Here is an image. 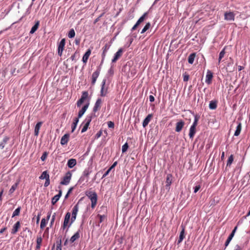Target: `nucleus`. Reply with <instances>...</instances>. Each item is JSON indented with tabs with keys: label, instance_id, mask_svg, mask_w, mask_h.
<instances>
[{
	"label": "nucleus",
	"instance_id": "1",
	"mask_svg": "<svg viewBox=\"0 0 250 250\" xmlns=\"http://www.w3.org/2000/svg\"><path fill=\"white\" fill-rule=\"evenodd\" d=\"M85 195L91 201V208L93 209L97 205L98 200L96 192L93 191L87 190L85 192Z\"/></svg>",
	"mask_w": 250,
	"mask_h": 250
},
{
	"label": "nucleus",
	"instance_id": "2",
	"mask_svg": "<svg viewBox=\"0 0 250 250\" xmlns=\"http://www.w3.org/2000/svg\"><path fill=\"white\" fill-rule=\"evenodd\" d=\"M95 116V113H91L86 116L83 123L84 125L81 130L82 133H83L87 130L92 118Z\"/></svg>",
	"mask_w": 250,
	"mask_h": 250
},
{
	"label": "nucleus",
	"instance_id": "3",
	"mask_svg": "<svg viewBox=\"0 0 250 250\" xmlns=\"http://www.w3.org/2000/svg\"><path fill=\"white\" fill-rule=\"evenodd\" d=\"M72 174L70 171H68L65 173L60 184L62 185H67L71 180Z\"/></svg>",
	"mask_w": 250,
	"mask_h": 250
},
{
	"label": "nucleus",
	"instance_id": "4",
	"mask_svg": "<svg viewBox=\"0 0 250 250\" xmlns=\"http://www.w3.org/2000/svg\"><path fill=\"white\" fill-rule=\"evenodd\" d=\"M110 46L111 44L110 43H106L104 45V46L102 48L103 52L102 54V61L101 62V65H102L104 62L106 53L110 48Z\"/></svg>",
	"mask_w": 250,
	"mask_h": 250
},
{
	"label": "nucleus",
	"instance_id": "5",
	"mask_svg": "<svg viewBox=\"0 0 250 250\" xmlns=\"http://www.w3.org/2000/svg\"><path fill=\"white\" fill-rule=\"evenodd\" d=\"M88 98V93L87 91H83L81 98L77 101V105L80 107L85 100Z\"/></svg>",
	"mask_w": 250,
	"mask_h": 250
},
{
	"label": "nucleus",
	"instance_id": "6",
	"mask_svg": "<svg viewBox=\"0 0 250 250\" xmlns=\"http://www.w3.org/2000/svg\"><path fill=\"white\" fill-rule=\"evenodd\" d=\"M102 65L101 64L97 67V70L93 73L92 75V82L91 84L93 85L95 84L97 78L99 77L101 70Z\"/></svg>",
	"mask_w": 250,
	"mask_h": 250
},
{
	"label": "nucleus",
	"instance_id": "7",
	"mask_svg": "<svg viewBox=\"0 0 250 250\" xmlns=\"http://www.w3.org/2000/svg\"><path fill=\"white\" fill-rule=\"evenodd\" d=\"M70 217H71L70 213L69 212H67L65 215L62 227V228L63 229H64L67 227H68L67 229L69 228L68 225L69 224V221L70 219ZM67 230H68V229H67L66 231H67Z\"/></svg>",
	"mask_w": 250,
	"mask_h": 250
},
{
	"label": "nucleus",
	"instance_id": "8",
	"mask_svg": "<svg viewBox=\"0 0 250 250\" xmlns=\"http://www.w3.org/2000/svg\"><path fill=\"white\" fill-rule=\"evenodd\" d=\"M65 43V39H62L60 42L59 45H58V55L60 56H61L62 55V51L64 49V47Z\"/></svg>",
	"mask_w": 250,
	"mask_h": 250
},
{
	"label": "nucleus",
	"instance_id": "9",
	"mask_svg": "<svg viewBox=\"0 0 250 250\" xmlns=\"http://www.w3.org/2000/svg\"><path fill=\"white\" fill-rule=\"evenodd\" d=\"M123 51L124 50L122 48L119 49L118 51L114 54V56L112 60V63L116 62L122 56Z\"/></svg>",
	"mask_w": 250,
	"mask_h": 250
},
{
	"label": "nucleus",
	"instance_id": "10",
	"mask_svg": "<svg viewBox=\"0 0 250 250\" xmlns=\"http://www.w3.org/2000/svg\"><path fill=\"white\" fill-rule=\"evenodd\" d=\"M235 14L232 12H226L224 14V19L226 21L234 20Z\"/></svg>",
	"mask_w": 250,
	"mask_h": 250
},
{
	"label": "nucleus",
	"instance_id": "11",
	"mask_svg": "<svg viewBox=\"0 0 250 250\" xmlns=\"http://www.w3.org/2000/svg\"><path fill=\"white\" fill-rule=\"evenodd\" d=\"M213 78V73L209 70H208L207 72V74L206 76V83L209 84L211 83L212 79Z\"/></svg>",
	"mask_w": 250,
	"mask_h": 250
},
{
	"label": "nucleus",
	"instance_id": "12",
	"mask_svg": "<svg viewBox=\"0 0 250 250\" xmlns=\"http://www.w3.org/2000/svg\"><path fill=\"white\" fill-rule=\"evenodd\" d=\"M102 103V99L100 98H98L97 100V101L94 104V106L93 107V112L95 113L97 111H98L101 108Z\"/></svg>",
	"mask_w": 250,
	"mask_h": 250
},
{
	"label": "nucleus",
	"instance_id": "13",
	"mask_svg": "<svg viewBox=\"0 0 250 250\" xmlns=\"http://www.w3.org/2000/svg\"><path fill=\"white\" fill-rule=\"evenodd\" d=\"M89 105V100H88L87 103L82 107V108L79 111L78 118H81L84 114L86 110L87 109Z\"/></svg>",
	"mask_w": 250,
	"mask_h": 250
},
{
	"label": "nucleus",
	"instance_id": "14",
	"mask_svg": "<svg viewBox=\"0 0 250 250\" xmlns=\"http://www.w3.org/2000/svg\"><path fill=\"white\" fill-rule=\"evenodd\" d=\"M185 125V122L181 120L176 124L175 131L177 132H180Z\"/></svg>",
	"mask_w": 250,
	"mask_h": 250
},
{
	"label": "nucleus",
	"instance_id": "15",
	"mask_svg": "<svg viewBox=\"0 0 250 250\" xmlns=\"http://www.w3.org/2000/svg\"><path fill=\"white\" fill-rule=\"evenodd\" d=\"M21 227V223L20 221L17 222L13 226V228L11 230V233L12 234H16L19 230Z\"/></svg>",
	"mask_w": 250,
	"mask_h": 250
},
{
	"label": "nucleus",
	"instance_id": "16",
	"mask_svg": "<svg viewBox=\"0 0 250 250\" xmlns=\"http://www.w3.org/2000/svg\"><path fill=\"white\" fill-rule=\"evenodd\" d=\"M62 195V191L60 190L58 194L54 196L52 199L51 203L53 205H55L58 201Z\"/></svg>",
	"mask_w": 250,
	"mask_h": 250
},
{
	"label": "nucleus",
	"instance_id": "17",
	"mask_svg": "<svg viewBox=\"0 0 250 250\" xmlns=\"http://www.w3.org/2000/svg\"><path fill=\"white\" fill-rule=\"evenodd\" d=\"M69 134H65L61 139V144L62 146L67 144L69 141Z\"/></svg>",
	"mask_w": 250,
	"mask_h": 250
},
{
	"label": "nucleus",
	"instance_id": "18",
	"mask_svg": "<svg viewBox=\"0 0 250 250\" xmlns=\"http://www.w3.org/2000/svg\"><path fill=\"white\" fill-rule=\"evenodd\" d=\"M91 49H88L86 51V52L85 53V54L83 55V59H82V61L85 64L87 62L88 58L91 54Z\"/></svg>",
	"mask_w": 250,
	"mask_h": 250
},
{
	"label": "nucleus",
	"instance_id": "19",
	"mask_svg": "<svg viewBox=\"0 0 250 250\" xmlns=\"http://www.w3.org/2000/svg\"><path fill=\"white\" fill-rule=\"evenodd\" d=\"M152 117V115L150 114H148L146 117L144 119L143 122V126L145 127L146 126L149 124L151 118Z\"/></svg>",
	"mask_w": 250,
	"mask_h": 250
},
{
	"label": "nucleus",
	"instance_id": "20",
	"mask_svg": "<svg viewBox=\"0 0 250 250\" xmlns=\"http://www.w3.org/2000/svg\"><path fill=\"white\" fill-rule=\"evenodd\" d=\"M77 164V161L75 159H70L68 160L67 165L70 168H73Z\"/></svg>",
	"mask_w": 250,
	"mask_h": 250
},
{
	"label": "nucleus",
	"instance_id": "21",
	"mask_svg": "<svg viewBox=\"0 0 250 250\" xmlns=\"http://www.w3.org/2000/svg\"><path fill=\"white\" fill-rule=\"evenodd\" d=\"M172 175L171 174H167V176L166 182V187L167 188L168 187V188H169V187L172 183Z\"/></svg>",
	"mask_w": 250,
	"mask_h": 250
},
{
	"label": "nucleus",
	"instance_id": "22",
	"mask_svg": "<svg viewBox=\"0 0 250 250\" xmlns=\"http://www.w3.org/2000/svg\"><path fill=\"white\" fill-rule=\"evenodd\" d=\"M10 140V138L8 136H4L2 141L0 143V148L2 149L4 148L5 145L7 144L8 141Z\"/></svg>",
	"mask_w": 250,
	"mask_h": 250
},
{
	"label": "nucleus",
	"instance_id": "23",
	"mask_svg": "<svg viewBox=\"0 0 250 250\" xmlns=\"http://www.w3.org/2000/svg\"><path fill=\"white\" fill-rule=\"evenodd\" d=\"M105 82H106V80H104L102 83V87H101L100 93H101V96L102 97L105 96L106 95V94L107 92V90H105V91L104 90V85L105 84Z\"/></svg>",
	"mask_w": 250,
	"mask_h": 250
},
{
	"label": "nucleus",
	"instance_id": "24",
	"mask_svg": "<svg viewBox=\"0 0 250 250\" xmlns=\"http://www.w3.org/2000/svg\"><path fill=\"white\" fill-rule=\"evenodd\" d=\"M80 230L77 231L70 239L71 243L74 242L77 239L80 238Z\"/></svg>",
	"mask_w": 250,
	"mask_h": 250
},
{
	"label": "nucleus",
	"instance_id": "25",
	"mask_svg": "<svg viewBox=\"0 0 250 250\" xmlns=\"http://www.w3.org/2000/svg\"><path fill=\"white\" fill-rule=\"evenodd\" d=\"M39 25H40V21H36L35 24L32 27V28L30 31V34L34 33L37 31L38 28H39Z\"/></svg>",
	"mask_w": 250,
	"mask_h": 250
},
{
	"label": "nucleus",
	"instance_id": "26",
	"mask_svg": "<svg viewBox=\"0 0 250 250\" xmlns=\"http://www.w3.org/2000/svg\"><path fill=\"white\" fill-rule=\"evenodd\" d=\"M242 129V124L240 122L238 123V125L236 127V130L234 132V135L235 136H238L240 134L241 131Z\"/></svg>",
	"mask_w": 250,
	"mask_h": 250
},
{
	"label": "nucleus",
	"instance_id": "27",
	"mask_svg": "<svg viewBox=\"0 0 250 250\" xmlns=\"http://www.w3.org/2000/svg\"><path fill=\"white\" fill-rule=\"evenodd\" d=\"M148 14V12L145 13L137 21L136 23H135L136 25L138 26L141 22H142L145 19L146 17L147 16Z\"/></svg>",
	"mask_w": 250,
	"mask_h": 250
},
{
	"label": "nucleus",
	"instance_id": "28",
	"mask_svg": "<svg viewBox=\"0 0 250 250\" xmlns=\"http://www.w3.org/2000/svg\"><path fill=\"white\" fill-rule=\"evenodd\" d=\"M196 133V127L191 126L189 129V136L190 139H192Z\"/></svg>",
	"mask_w": 250,
	"mask_h": 250
},
{
	"label": "nucleus",
	"instance_id": "29",
	"mask_svg": "<svg viewBox=\"0 0 250 250\" xmlns=\"http://www.w3.org/2000/svg\"><path fill=\"white\" fill-rule=\"evenodd\" d=\"M195 56V53H193L189 55L188 58V62L189 63L192 64L193 63Z\"/></svg>",
	"mask_w": 250,
	"mask_h": 250
},
{
	"label": "nucleus",
	"instance_id": "30",
	"mask_svg": "<svg viewBox=\"0 0 250 250\" xmlns=\"http://www.w3.org/2000/svg\"><path fill=\"white\" fill-rule=\"evenodd\" d=\"M78 210H79V205H78V203H77L76 205H75L74 206V207H73V208L72 209V215L76 216L77 213L78 212Z\"/></svg>",
	"mask_w": 250,
	"mask_h": 250
},
{
	"label": "nucleus",
	"instance_id": "31",
	"mask_svg": "<svg viewBox=\"0 0 250 250\" xmlns=\"http://www.w3.org/2000/svg\"><path fill=\"white\" fill-rule=\"evenodd\" d=\"M19 184V181L16 182L15 184H14L11 187V188H10V189L9 190V193L10 194H12L15 191L16 189L17 188Z\"/></svg>",
	"mask_w": 250,
	"mask_h": 250
},
{
	"label": "nucleus",
	"instance_id": "32",
	"mask_svg": "<svg viewBox=\"0 0 250 250\" xmlns=\"http://www.w3.org/2000/svg\"><path fill=\"white\" fill-rule=\"evenodd\" d=\"M226 53L225 48H224L222 50V51L220 52L218 58V64L221 62L222 59L224 57V55Z\"/></svg>",
	"mask_w": 250,
	"mask_h": 250
},
{
	"label": "nucleus",
	"instance_id": "33",
	"mask_svg": "<svg viewBox=\"0 0 250 250\" xmlns=\"http://www.w3.org/2000/svg\"><path fill=\"white\" fill-rule=\"evenodd\" d=\"M217 107V102L216 101H211L210 102L209 104V108L210 109H215Z\"/></svg>",
	"mask_w": 250,
	"mask_h": 250
},
{
	"label": "nucleus",
	"instance_id": "34",
	"mask_svg": "<svg viewBox=\"0 0 250 250\" xmlns=\"http://www.w3.org/2000/svg\"><path fill=\"white\" fill-rule=\"evenodd\" d=\"M233 159H234V158H233V155L232 154H231L228 160H227V167H230L231 165L232 164L233 161Z\"/></svg>",
	"mask_w": 250,
	"mask_h": 250
},
{
	"label": "nucleus",
	"instance_id": "35",
	"mask_svg": "<svg viewBox=\"0 0 250 250\" xmlns=\"http://www.w3.org/2000/svg\"><path fill=\"white\" fill-rule=\"evenodd\" d=\"M48 178H49V175L48 174L47 171H43L39 177L40 179H46Z\"/></svg>",
	"mask_w": 250,
	"mask_h": 250
},
{
	"label": "nucleus",
	"instance_id": "36",
	"mask_svg": "<svg viewBox=\"0 0 250 250\" xmlns=\"http://www.w3.org/2000/svg\"><path fill=\"white\" fill-rule=\"evenodd\" d=\"M181 227L182 229L180 233L179 238L183 240L185 237V227L183 226H181Z\"/></svg>",
	"mask_w": 250,
	"mask_h": 250
},
{
	"label": "nucleus",
	"instance_id": "37",
	"mask_svg": "<svg viewBox=\"0 0 250 250\" xmlns=\"http://www.w3.org/2000/svg\"><path fill=\"white\" fill-rule=\"evenodd\" d=\"M21 209V207H19L17 208H16L13 212L12 217L13 218L16 216H18L20 214V211Z\"/></svg>",
	"mask_w": 250,
	"mask_h": 250
},
{
	"label": "nucleus",
	"instance_id": "38",
	"mask_svg": "<svg viewBox=\"0 0 250 250\" xmlns=\"http://www.w3.org/2000/svg\"><path fill=\"white\" fill-rule=\"evenodd\" d=\"M151 26V24L150 22H147L144 27V28L142 29V30L141 32V34L144 33L145 32H146Z\"/></svg>",
	"mask_w": 250,
	"mask_h": 250
},
{
	"label": "nucleus",
	"instance_id": "39",
	"mask_svg": "<svg viewBox=\"0 0 250 250\" xmlns=\"http://www.w3.org/2000/svg\"><path fill=\"white\" fill-rule=\"evenodd\" d=\"M47 222L48 221H47V220H46L45 218H42V219L40 225V228L41 229H43L45 227Z\"/></svg>",
	"mask_w": 250,
	"mask_h": 250
},
{
	"label": "nucleus",
	"instance_id": "40",
	"mask_svg": "<svg viewBox=\"0 0 250 250\" xmlns=\"http://www.w3.org/2000/svg\"><path fill=\"white\" fill-rule=\"evenodd\" d=\"M199 116H198L197 115H195L194 116V122L192 124V125H191L192 126H194V127H195L197 126V124H198V121L199 120Z\"/></svg>",
	"mask_w": 250,
	"mask_h": 250
},
{
	"label": "nucleus",
	"instance_id": "41",
	"mask_svg": "<svg viewBox=\"0 0 250 250\" xmlns=\"http://www.w3.org/2000/svg\"><path fill=\"white\" fill-rule=\"evenodd\" d=\"M75 32L73 28L71 29L68 32V37L69 38H73L75 37Z\"/></svg>",
	"mask_w": 250,
	"mask_h": 250
},
{
	"label": "nucleus",
	"instance_id": "42",
	"mask_svg": "<svg viewBox=\"0 0 250 250\" xmlns=\"http://www.w3.org/2000/svg\"><path fill=\"white\" fill-rule=\"evenodd\" d=\"M233 237V236L232 235L230 234L229 235V236L228 237V238L227 239V240L225 242V249L229 245V244L230 242L231 241V240H232Z\"/></svg>",
	"mask_w": 250,
	"mask_h": 250
},
{
	"label": "nucleus",
	"instance_id": "43",
	"mask_svg": "<svg viewBox=\"0 0 250 250\" xmlns=\"http://www.w3.org/2000/svg\"><path fill=\"white\" fill-rule=\"evenodd\" d=\"M56 250H62V241L60 240L56 242Z\"/></svg>",
	"mask_w": 250,
	"mask_h": 250
},
{
	"label": "nucleus",
	"instance_id": "44",
	"mask_svg": "<svg viewBox=\"0 0 250 250\" xmlns=\"http://www.w3.org/2000/svg\"><path fill=\"white\" fill-rule=\"evenodd\" d=\"M128 148V144L127 143H125L123 146H122V153H125L126 151V150H127Z\"/></svg>",
	"mask_w": 250,
	"mask_h": 250
},
{
	"label": "nucleus",
	"instance_id": "45",
	"mask_svg": "<svg viewBox=\"0 0 250 250\" xmlns=\"http://www.w3.org/2000/svg\"><path fill=\"white\" fill-rule=\"evenodd\" d=\"M90 172L89 169H85L83 172V175L88 178Z\"/></svg>",
	"mask_w": 250,
	"mask_h": 250
},
{
	"label": "nucleus",
	"instance_id": "46",
	"mask_svg": "<svg viewBox=\"0 0 250 250\" xmlns=\"http://www.w3.org/2000/svg\"><path fill=\"white\" fill-rule=\"evenodd\" d=\"M189 75L186 72H185L183 74V81L184 82H188L189 80Z\"/></svg>",
	"mask_w": 250,
	"mask_h": 250
},
{
	"label": "nucleus",
	"instance_id": "47",
	"mask_svg": "<svg viewBox=\"0 0 250 250\" xmlns=\"http://www.w3.org/2000/svg\"><path fill=\"white\" fill-rule=\"evenodd\" d=\"M98 217L100 219V223H102V222L104 221V220L106 218V216L104 215H100V214H98Z\"/></svg>",
	"mask_w": 250,
	"mask_h": 250
},
{
	"label": "nucleus",
	"instance_id": "48",
	"mask_svg": "<svg viewBox=\"0 0 250 250\" xmlns=\"http://www.w3.org/2000/svg\"><path fill=\"white\" fill-rule=\"evenodd\" d=\"M107 125L108 128H113L114 127V123L112 121H109L107 122Z\"/></svg>",
	"mask_w": 250,
	"mask_h": 250
},
{
	"label": "nucleus",
	"instance_id": "49",
	"mask_svg": "<svg viewBox=\"0 0 250 250\" xmlns=\"http://www.w3.org/2000/svg\"><path fill=\"white\" fill-rule=\"evenodd\" d=\"M47 156V153L46 152H44L42 154V156L41 157V159L42 161H44L46 159Z\"/></svg>",
	"mask_w": 250,
	"mask_h": 250
},
{
	"label": "nucleus",
	"instance_id": "50",
	"mask_svg": "<svg viewBox=\"0 0 250 250\" xmlns=\"http://www.w3.org/2000/svg\"><path fill=\"white\" fill-rule=\"evenodd\" d=\"M42 239L41 236L38 237L37 238V244L41 245L42 243Z\"/></svg>",
	"mask_w": 250,
	"mask_h": 250
},
{
	"label": "nucleus",
	"instance_id": "51",
	"mask_svg": "<svg viewBox=\"0 0 250 250\" xmlns=\"http://www.w3.org/2000/svg\"><path fill=\"white\" fill-rule=\"evenodd\" d=\"M55 217H56V213H54L52 216V218H51V222H50V226L51 227L52 225L53 224L54 221H55Z\"/></svg>",
	"mask_w": 250,
	"mask_h": 250
},
{
	"label": "nucleus",
	"instance_id": "52",
	"mask_svg": "<svg viewBox=\"0 0 250 250\" xmlns=\"http://www.w3.org/2000/svg\"><path fill=\"white\" fill-rule=\"evenodd\" d=\"M76 216L72 215V217L71 218V222L68 225V228H69L71 226V224L73 223V222L75 221V220H76Z\"/></svg>",
	"mask_w": 250,
	"mask_h": 250
},
{
	"label": "nucleus",
	"instance_id": "53",
	"mask_svg": "<svg viewBox=\"0 0 250 250\" xmlns=\"http://www.w3.org/2000/svg\"><path fill=\"white\" fill-rule=\"evenodd\" d=\"M201 188V186L200 185H197L194 188V192L196 193Z\"/></svg>",
	"mask_w": 250,
	"mask_h": 250
},
{
	"label": "nucleus",
	"instance_id": "54",
	"mask_svg": "<svg viewBox=\"0 0 250 250\" xmlns=\"http://www.w3.org/2000/svg\"><path fill=\"white\" fill-rule=\"evenodd\" d=\"M42 122H38L36 124V126L35 127V128L40 130V127H41L42 125Z\"/></svg>",
	"mask_w": 250,
	"mask_h": 250
},
{
	"label": "nucleus",
	"instance_id": "55",
	"mask_svg": "<svg viewBox=\"0 0 250 250\" xmlns=\"http://www.w3.org/2000/svg\"><path fill=\"white\" fill-rule=\"evenodd\" d=\"M49 184H50V179H49V178H48V179H45V182L44 186V187H47V186H49Z\"/></svg>",
	"mask_w": 250,
	"mask_h": 250
},
{
	"label": "nucleus",
	"instance_id": "56",
	"mask_svg": "<svg viewBox=\"0 0 250 250\" xmlns=\"http://www.w3.org/2000/svg\"><path fill=\"white\" fill-rule=\"evenodd\" d=\"M102 132L101 130L98 132L95 135V138H97V139L99 138L100 137H101V136L102 135Z\"/></svg>",
	"mask_w": 250,
	"mask_h": 250
},
{
	"label": "nucleus",
	"instance_id": "57",
	"mask_svg": "<svg viewBox=\"0 0 250 250\" xmlns=\"http://www.w3.org/2000/svg\"><path fill=\"white\" fill-rule=\"evenodd\" d=\"M110 171H111L110 169L108 168V170L103 175L102 178L105 177L109 174V173Z\"/></svg>",
	"mask_w": 250,
	"mask_h": 250
},
{
	"label": "nucleus",
	"instance_id": "58",
	"mask_svg": "<svg viewBox=\"0 0 250 250\" xmlns=\"http://www.w3.org/2000/svg\"><path fill=\"white\" fill-rule=\"evenodd\" d=\"M77 125V124L73 123V124L72 125V126H71L72 132H74V131L75 130V129L76 128Z\"/></svg>",
	"mask_w": 250,
	"mask_h": 250
},
{
	"label": "nucleus",
	"instance_id": "59",
	"mask_svg": "<svg viewBox=\"0 0 250 250\" xmlns=\"http://www.w3.org/2000/svg\"><path fill=\"white\" fill-rule=\"evenodd\" d=\"M149 100L150 102H153L155 100V98L153 95H150L149 96Z\"/></svg>",
	"mask_w": 250,
	"mask_h": 250
},
{
	"label": "nucleus",
	"instance_id": "60",
	"mask_svg": "<svg viewBox=\"0 0 250 250\" xmlns=\"http://www.w3.org/2000/svg\"><path fill=\"white\" fill-rule=\"evenodd\" d=\"M51 212H52L51 211H50L48 212L47 215V217H46L47 221H48L49 220V219H50V216H51Z\"/></svg>",
	"mask_w": 250,
	"mask_h": 250
},
{
	"label": "nucleus",
	"instance_id": "61",
	"mask_svg": "<svg viewBox=\"0 0 250 250\" xmlns=\"http://www.w3.org/2000/svg\"><path fill=\"white\" fill-rule=\"evenodd\" d=\"M76 53H74L73 55H72L70 57V59L72 61H75L76 60Z\"/></svg>",
	"mask_w": 250,
	"mask_h": 250
},
{
	"label": "nucleus",
	"instance_id": "62",
	"mask_svg": "<svg viewBox=\"0 0 250 250\" xmlns=\"http://www.w3.org/2000/svg\"><path fill=\"white\" fill-rule=\"evenodd\" d=\"M237 229V226H236V227L234 228V229H233V230L232 231V232H231V233H230V234L234 236V234H235V232H236V230Z\"/></svg>",
	"mask_w": 250,
	"mask_h": 250
},
{
	"label": "nucleus",
	"instance_id": "63",
	"mask_svg": "<svg viewBox=\"0 0 250 250\" xmlns=\"http://www.w3.org/2000/svg\"><path fill=\"white\" fill-rule=\"evenodd\" d=\"M117 164V162H115L112 165L109 167V169L111 170L112 168H113Z\"/></svg>",
	"mask_w": 250,
	"mask_h": 250
},
{
	"label": "nucleus",
	"instance_id": "64",
	"mask_svg": "<svg viewBox=\"0 0 250 250\" xmlns=\"http://www.w3.org/2000/svg\"><path fill=\"white\" fill-rule=\"evenodd\" d=\"M234 250H241V248L238 245H236Z\"/></svg>",
	"mask_w": 250,
	"mask_h": 250
}]
</instances>
